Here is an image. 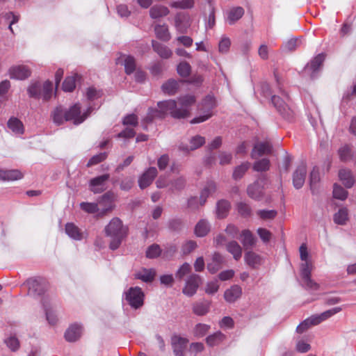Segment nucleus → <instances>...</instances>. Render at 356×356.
Returning <instances> with one entry per match:
<instances>
[{"label":"nucleus","instance_id":"f257e3e1","mask_svg":"<svg viewBox=\"0 0 356 356\" xmlns=\"http://www.w3.org/2000/svg\"><path fill=\"white\" fill-rule=\"evenodd\" d=\"M90 112V108H88L87 112L81 113V106L79 104H75L69 109H65L62 106H57L51 113L53 122L60 125L65 122L70 121L74 124L82 123L88 117V113Z\"/></svg>","mask_w":356,"mask_h":356},{"label":"nucleus","instance_id":"f03ea898","mask_svg":"<svg viewBox=\"0 0 356 356\" xmlns=\"http://www.w3.org/2000/svg\"><path fill=\"white\" fill-rule=\"evenodd\" d=\"M106 235L110 237L109 248L115 250L121 245L122 241L127 237L128 229L123 225L122 220L118 218H113L105 227Z\"/></svg>","mask_w":356,"mask_h":356},{"label":"nucleus","instance_id":"7ed1b4c3","mask_svg":"<svg viewBox=\"0 0 356 356\" xmlns=\"http://www.w3.org/2000/svg\"><path fill=\"white\" fill-rule=\"evenodd\" d=\"M80 207L88 213H97V216L102 217L113 208L112 194L109 192L104 193L98 200V203L81 202Z\"/></svg>","mask_w":356,"mask_h":356},{"label":"nucleus","instance_id":"20e7f679","mask_svg":"<svg viewBox=\"0 0 356 356\" xmlns=\"http://www.w3.org/2000/svg\"><path fill=\"white\" fill-rule=\"evenodd\" d=\"M158 108H149L147 115L143 120L144 124L152 122L155 119H163L168 113L171 115L172 109L175 106V100H166L157 103Z\"/></svg>","mask_w":356,"mask_h":356},{"label":"nucleus","instance_id":"39448f33","mask_svg":"<svg viewBox=\"0 0 356 356\" xmlns=\"http://www.w3.org/2000/svg\"><path fill=\"white\" fill-rule=\"evenodd\" d=\"M179 106L175 101V106L172 109L171 116L174 118H185L189 115V107L195 102V98L193 95H186L179 98Z\"/></svg>","mask_w":356,"mask_h":356},{"label":"nucleus","instance_id":"423d86ee","mask_svg":"<svg viewBox=\"0 0 356 356\" xmlns=\"http://www.w3.org/2000/svg\"><path fill=\"white\" fill-rule=\"evenodd\" d=\"M123 296L130 307L134 309L140 308L144 304L145 294L138 286L130 287Z\"/></svg>","mask_w":356,"mask_h":356},{"label":"nucleus","instance_id":"0eeeda50","mask_svg":"<svg viewBox=\"0 0 356 356\" xmlns=\"http://www.w3.org/2000/svg\"><path fill=\"white\" fill-rule=\"evenodd\" d=\"M216 106V99L211 95L207 96L202 102L200 106V110L202 111L203 115L196 117L191 120V124H197L203 122L210 118L213 113L212 110Z\"/></svg>","mask_w":356,"mask_h":356},{"label":"nucleus","instance_id":"6e6552de","mask_svg":"<svg viewBox=\"0 0 356 356\" xmlns=\"http://www.w3.org/2000/svg\"><path fill=\"white\" fill-rule=\"evenodd\" d=\"M24 284L28 287V294L33 297L42 296L47 288V282L42 277L30 278Z\"/></svg>","mask_w":356,"mask_h":356},{"label":"nucleus","instance_id":"1a4fd4ad","mask_svg":"<svg viewBox=\"0 0 356 356\" xmlns=\"http://www.w3.org/2000/svg\"><path fill=\"white\" fill-rule=\"evenodd\" d=\"M312 265L311 262H303L300 265V276L302 278V286L307 290L316 291L319 285L311 279V273Z\"/></svg>","mask_w":356,"mask_h":356},{"label":"nucleus","instance_id":"9d476101","mask_svg":"<svg viewBox=\"0 0 356 356\" xmlns=\"http://www.w3.org/2000/svg\"><path fill=\"white\" fill-rule=\"evenodd\" d=\"M267 181L266 175L259 176L257 180L253 184H250L247 188L248 196L254 200H259L264 196V186Z\"/></svg>","mask_w":356,"mask_h":356},{"label":"nucleus","instance_id":"9b49d317","mask_svg":"<svg viewBox=\"0 0 356 356\" xmlns=\"http://www.w3.org/2000/svg\"><path fill=\"white\" fill-rule=\"evenodd\" d=\"M202 283L201 277L197 274H191L185 280V284L182 293L188 296H193Z\"/></svg>","mask_w":356,"mask_h":356},{"label":"nucleus","instance_id":"f8f14e48","mask_svg":"<svg viewBox=\"0 0 356 356\" xmlns=\"http://www.w3.org/2000/svg\"><path fill=\"white\" fill-rule=\"evenodd\" d=\"M271 101L277 111L282 115V117L288 120L293 118L295 113L294 111L279 96L273 95Z\"/></svg>","mask_w":356,"mask_h":356},{"label":"nucleus","instance_id":"ddd939ff","mask_svg":"<svg viewBox=\"0 0 356 356\" xmlns=\"http://www.w3.org/2000/svg\"><path fill=\"white\" fill-rule=\"evenodd\" d=\"M110 179L109 174H104L91 179L89 188L94 193H101L107 189V181Z\"/></svg>","mask_w":356,"mask_h":356},{"label":"nucleus","instance_id":"4468645a","mask_svg":"<svg viewBox=\"0 0 356 356\" xmlns=\"http://www.w3.org/2000/svg\"><path fill=\"white\" fill-rule=\"evenodd\" d=\"M325 54H319L305 66V73L309 75L311 79H314L316 76L325 60Z\"/></svg>","mask_w":356,"mask_h":356},{"label":"nucleus","instance_id":"2eb2a0df","mask_svg":"<svg viewBox=\"0 0 356 356\" xmlns=\"http://www.w3.org/2000/svg\"><path fill=\"white\" fill-rule=\"evenodd\" d=\"M188 339L180 336L171 337V346L175 356H184L188 345Z\"/></svg>","mask_w":356,"mask_h":356},{"label":"nucleus","instance_id":"dca6fc26","mask_svg":"<svg viewBox=\"0 0 356 356\" xmlns=\"http://www.w3.org/2000/svg\"><path fill=\"white\" fill-rule=\"evenodd\" d=\"M8 74L11 79L24 80L30 76L31 71L26 66L15 65L9 69Z\"/></svg>","mask_w":356,"mask_h":356},{"label":"nucleus","instance_id":"f3484780","mask_svg":"<svg viewBox=\"0 0 356 356\" xmlns=\"http://www.w3.org/2000/svg\"><path fill=\"white\" fill-rule=\"evenodd\" d=\"M157 175V170L155 167H150L145 170L138 179L139 187L142 189L149 186Z\"/></svg>","mask_w":356,"mask_h":356},{"label":"nucleus","instance_id":"a211bd4d","mask_svg":"<svg viewBox=\"0 0 356 356\" xmlns=\"http://www.w3.org/2000/svg\"><path fill=\"white\" fill-rule=\"evenodd\" d=\"M307 175V168L305 164L299 165L293 174V185L296 189L302 187Z\"/></svg>","mask_w":356,"mask_h":356},{"label":"nucleus","instance_id":"6ab92c4d","mask_svg":"<svg viewBox=\"0 0 356 356\" xmlns=\"http://www.w3.org/2000/svg\"><path fill=\"white\" fill-rule=\"evenodd\" d=\"M82 332V326L79 324L74 323L65 331V338L69 342H74L81 337Z\"/></svg>","mask_w":356,"mask_h":356},{"label":"nucleus","instance_id":"aec40b11","mask_svg":"<svg viewBox=\"0 0 356 356\" xmlns=\"http://www.w3.org/2000/svg\"><path fill=\"white\" fill-rule=\"evenodd\" d=\"M242 293V288L237 284H234L225 290L224 293V298L227 302L233 303L241 297Z\"/></svg>","mask_w":356,"mask_h":356},{"label":"nucleus","instance_id":"412c9836","mask_svg":"<svg viewBox=\"0 0 356 356\" xmlns=\"http://www.w3.org/2000/svg\"><path fill=\"white\" fill-rule=\"evenodd\" d=\"M272 150V147L268 142L258 143L254 145L251 152V157L257 159L264 154H270Z\"/></svg>","mask_w":356,"mask_h":356},{"label":"nucleus","instance_id":"4be33fe9","mask_svg":"<svg viewBox=\"0 0 356 356\" xmlns=\"http://www.w3.org/2000/svg\"><path fill=\"white\" fill-rule=\"evenodd\" d=\"M153 50L163 59L170 58L172 56V51L167 46L156 41H152Z\"/></svg>","mask_w":356,"mask_h":356},{"label":"nucleus","instance_id":"5701e85b","mask_svg":"<svg viewBox=\"0 0 356 356\" xmlns=\"http://www.w3.org/2000/svg\"><path fill=\"white\" fill-rule=\"evenodd\" d=\"M211 302L202 300L195 302L192 305L193 312L197 316H204L210 310Z\"/></svg>","mask_w":356,"mask_h":356},{"label":"nucleus","instance_id":"b1692460","mask_svg":"<svg viewBox=\"0 0 356 356\" xmlns=\"http://www.w3.org/2000/svg\"><path fill=\"white\" fill-rule=\"evenodd\" d=\"M224 257L218 252L213 253L211 261L207 264V270L212 274L216 273L222 268Z\"/></svg>","mask_w":356,"mask_h":356},{"label":"nucleus","instance_id":"393cba45","mask_svg":"<svg viewBox=\"0 0 356 356\" xmlns=\"http://www.w3.org/2000/svg\"><path fill=\"white\" fill-rule=\"evenodd\" d=\"M205 143V138L201 136L197 135L191 138L190 140V145H179V149L184 152H189L192 150H195L202 145H203Z\"/></svg>","mask_w":356,"mask_h":356},{"label":"nucleus","instance_id":"a878e982","mask_svg":"<svg viewBox=\"0 0 356 356\" xmlns=\"http://www.w3.org/2000/svg\"><path fill=\"white\" fill-rule=\"evenodd\" d=\"M65 233L74 240L80 241L83 238V232L72 222H68L65 225Z\"/></svg>","mask_w":356,"mask_h":356},{"label":"nucleus","instance_id":"bb28decb","mask_svg":"<svg viewBox=\"0 0 356 356\" xmlns=\"http://www.w3.org/2000/svg\"><path fill=\"white\" fill-rule=\"evenodd\" d=\"M156 38L163 42H168L171 38V35L166 24H157L154 27Z\"/></svg>","mask_w":356,"mask_h":356},{"label":"nucleus","instance_id":"cd10ccee","mask_svg":"<svg viewBox=\"0 0 356 356\" xmlns=\"http://www.w3.org/2000/svg\"><path fill=\"white\" fill-rule=\"evenodd\" d=\"M339 177L346 188H351L355 184V179L350 170L341 169L339 172Z\"/></svg>","mask_w":356,"mask_h":356},{"label":"nucleus","instance_id":"c85d7f7f","mask_svg":"<svg viewBox=\"0 0 356 356\" xmlns=\"http://www.w3.org/2000/svg\"><path fill=\"white\" fill-rule=\"evenodd\" d=\"M7 126L15 134H23L24 132L23 123L15 117H11L8 120Z\"/></svg>","mask_w":356,"mask_h":356},{"label":"nucleus","instance_id":"c756f323","mask_svg":"<svg viewBox=\"0 0 356 356\" xmlns=\"http://www.w3.org/2000/svg\"><path fill=\"white\" fill-rule=\"evenodd\" d=\"M341 311V307H337L328 309L320 314L313 315L312 316L314 319L316 324L318 325L321 322L325 321L326 319L330 318L331 316L339 313Z\"/></svg>","mask_w":356,"mask_h":356},{"label":"nucleus","instance_id":"7c9ffc66","mask_svg":"<svg viewBox=\"0 0 356 356\" xmlns=\"http://www.w3.org/2000/svg\"><path fill=\"white\" fill-rule=\"evenodd\" d=\"M169 13V9L162 5H154L149 10V15L152 19H159L165 17Z\"/></svg>","mask_w":356,"mask_h":356},{"label":"nucleus","instance_id":"2f4dec72","mask_svg":"<svg viewBox=\"0 0 356 356\" xmlns=\"http://www.w3.org/2000/svg\"><path fill=\"white\" fill-rule=\"evenodd\" d=\"M226 250L232 254L234 259L238 261L242 256V248L236 241H231L226 244Z\"/></svg>","mask_w":356,"mask_h":356},{"label":"nucleus","instance_id":"473e14b6","mask_svg":"<svg viewBox=\"0 0 356 356\" xmlns=\"http://www.w3.org/2000/svg\"><path fill=\"white\" fill-rule=\"evenodd\" d=\"M244 15V10L242 7L237 6L231 8L227 13V21L232 25Z\"/></svg>","mask_w":356,"mask_h":356},{"label":"nucleus","instance_id":"72a5a7b5","mask_svg":"<svg viewBox=\"0 0 356 356\" xmlns=\"http://www.w3.org/2000/svg\"><path fill=\"white\" fill-rule=\"evenodd\" d=\"M241 241L243 247L247 249L254 245L256 239L250 230L244 229L241 234Z\"/></svg>","mask_w":356,"mask_h":356},{"label":"nucleus","instance_id":"f704fd0d","mask_svg":"<svg viewBox=\"0 0 356 356\" xmlns=\"http://www.w3.org/2000/svg\"><path fill=\"white\" fill-rule=\"evenodd\" d=\"M230 203L225 200H219L216 204V215L218 218H225L230 209Z\"/></svg>","mask_w":356,"mask_h":356},{"label":"nucleus","instance_id":"c9c22d12","mask_svg":"<svg viewBox=\"0 0 356 356\" xmlns=\"http://www.w3.org/2000/svg\"><path fill=\"white\" fill-rule=\"evenodd\" d=\"M155 275L156 273L154 269L143 268L135 274V277L144 282H151L154 279Z\"/></svg>","mask_w":356,"mask_h":356},{"label":"nucleus","instance_id":"e433bc0d","mask_svg":"<svg viewBox=\"0 0 356 356\" xmlns=\"http://www.w3.org/2000/svg\"><path fill=\"white\" fill-rule=\"evenodd\" d=\"M216 188L217 187L215 182L212 181L207 182L204 188L202 189L200 197L202 205L205 203L207 198L209 195L216 192Z\"/></svg>","mask_w":356,"mask_h":356},{"label":"nucleus","instance_id":"4c0bfd02","mask_svg":"<svg viewBox=\"0 0 356 356\" xmlns=\"http://www.w3.org/2000/svg\"><path fill=\"white\" fill-rule=\"evenodd\" d=\"M211 226L204 219L200 220L195 227V234L198 237L206 236L210 231Z\"/></svg>","mask_w":356,"mask_h":356},{"label":"nucleus","instance_id":"58836bf2","mask_svg":"<svg viewBox=\"0 0 356 356\" xmlns=\"http://www.w3.org/2000/svg\"><path fill=\"white\" fill-rule=\"evenodd\" d=\"M178 88L179 83L177 81L174 79L168 80V81L164 83L161 86L163 92L168 95H175L177 92Z\"/></svg>","mask_w":356,"mask_h":356},{"label":"nucleus","instance_id":"ea45409f","mask_svg":"<svg viewBox=\"0 0 356 356\" xmlns=\"http://www.w3.org/2000/svg\"><path fill=\"white\" fill-rule=\"evenodd\" d=\"M334 222L337 225H345L348 220V211L347 208L343 207L334 213L333 217Z\"/></svg>","mask_w":356,"mask_h":356},{"label":"nucleus","instance_id":"a19ab883","mask_svg":"<svg viewBox=\"0 0 356 356\" xmlns=\"http://www.w3.org/2000/svg\"><path fill=\"white\" fill-rule=\"evenodd\" d=\"M42 305L46 314V318L50 325H55L57 322V317L51 309L50 305L47 299H43Z\"/></svg>","mask_w":356,"mask_h":356},{"label":"nucleus","instance_id":"79ce46f5","mask_svg":"<svg viewBox=\"0 0 356 356\" xmlns=\"http://www.w3.org/2000/svg\"><path fill=\"white\" fill-rule=\"evenodd\" d=\"M175 26L179 33H186L189 26L188 24L186 22V17L181 15H177L175 17Z\"/></svg>","mask_w":356,"mask_h":356},{"label":"nucleus","instance_id":"37998d69","mask_svg":"<svg viewBox=\"0 0 356 356\" xmlns=\"http://www.w3.org/2000/svg\"><path fill=\"white\" fill-rule=\"evenodd\" d=\"M244 259L245 263L252 268H255L261 263L260 256L252 251L247 252L245 254Z\"/></svg>","mask_w":356,"mask_h":356},{"label":"nucleus","instance_id":"c03bdc74","mask_svg":"<svg viewBox=\"0 0 356 356\" xmlns=\"http://www.w3.org/2000/svg\"><path fill=\"white\" fill-rule=\"evenodd\" d=\"M250 163L245 162L241 163V165L236 166L233 172L232 177L234 179L237 180L242 178V177L245 175L246 171L250 168Z\"/></svg>","mask_w":356,"mask_h":356},{"label":"nucleus","instance_id":"a18cd8bd","mask_svg":"<svg viewBox=\"0 0 356 356\" xmlns=\"http://www.w3.org/2000/svg\"><path fill=\"white\" fill-rule=\"evenodd\" d=\"M186 179L182 177H178L174 179L170 180V190L171 191H181L186 186Z\"/></svg>","mask_w":356,"mask_h":356},{"label":"nucleus","instance_id":"49530a36","mask_svg":"<svg viewBox=\"0 0 356 356\" xmlns=\"http://www.w3.org/2000/svg\"><path fill=\"white\" fill-rule=\"evenodd\" d=\"M225 337L221 332H217L207 337L206 341L209 346H214L220 344L225 339Z\"/></svg>","mask_w":356,"mask_h":356},{"label":"nucleus","instance_id":"de8ad7c7","mask_svg":"<svg viewBox=\"0 0 356 356\" xmlns=\"http://www.w3.org/2000/svg\"><path fill=\"white\" fill-rule=\"evenodd\" d=\"M78 77L77 74L66 77L63 83V90L65 92H72L76 87V81Z\"/></svg>","mask_w":356,"mask_h":356},{"label":"nucleus","instance_id":"09e8293b","mask_svg":"<svg viewBox=\"0 0 356 356\" xmlns=\"http://www.w3.org/2000/svg\"><path fill=\"white\" fill-rule=\"evenodd\" d=\"M252 168L257 172L267 171L270 168V161L268 159L258 160L254 163Z\"/></svg>","mask_w":356,"mask_h":356},{"label":"nucleus","instance_id":"8fccbe9b","mask_svg":"<svg viewBox=\"0 0 356 356\" xmlns=\"http://www.w3.org/2000/svg\"><path fill=\"white\" fill-rule=\"evenodd\" d=\"M333 196L336 199L344 200L348 196V192L340 185L334 184L333 186Z\"/></svg>","mask_w":356,"mask_h":356},{"label":"nucleus","instance_id":"3c124183","mask_svg":"<svg viewBox=\"0 0 356 356\" xmlns=\"http://www.w3.org/2000/svg\"><path fill=\"white\" fill-rule=\"evenodd\" d=\"M161 254V249L157 244L149 245L146 250V257L149 259H155Z\"/></svg>","mask_w":356,"mask_h":356},{"label":"nucleus","instance_id":"603ef678","mask_svg":"<svg viewBox=\"0 0 356 356\" xmlns=\"http://www.w3.org/2000/svg\"><path fill=\"white\" fill-rule=\"evenodd\" d=\"M194 6V0H179L173 1L170 3V6L175 8L188 9Z\"/></svg>","mask_w":356,"mask_h":356},{"label":"nucleus","instance_id":"864d4df0","mask_svg":"<svg viewBox=\"0 0 356 356\" xmlns=\"http://www.w3.org/2000/svg\"><path fill=\"white\" fill-rule=\"evenodd\" d=\"M124 65L125 72L127 74H130L134 72L136 69L135 59L131 56H126L124 59Z\"/></svg>","mask_w":356,"mask_h":356},{"label":"nucleus","instance_id":"5fc2aeb1","mask_svg":"<svg viewBox=\"0 0 356 356\" xmlns=\"http://www.w3.org/2000/svg\"><path fill=\"white\" fill-rule=\"evenodd\" d=\"M238 213L244 217H250L252 214L251 207L245 202H240L236 204Z\"/></svg>","mask_w":356,"mask_h":356},{"label":"nucleus","instance_id":"6e6d98bb","mask_svg":"<svg viewBox=\"0 0 356 356\" xmlns=\"http://www.w3.org/2000/svg\"><path fill=\"white\" fill-rule=\"evenodd\" d=\"M338 153L340 159L344 162L350 161L353 156L351 149L348 145H343L340 147Z\"/></svg>","mask_w":356,"mask_h":356},{"label":"nucleus","instance_id":"4d7b16f0","mask_svg":"<svg viewBox=\"0 0 356 356\" xmlns=\"http://www.w3.org/2000/svg\"><path fill=\"white\" fill-rule=\"evenodd\" d=\"M27 91L29 97L39 98L41 95V86L40 83L35 82L31 84L28 88Z\"/></svg>","mask_w":356,"mask_h":356},{"label":"nucleus","instance_id":"13d9d810","mask_svg":"<svg viewBox=\"0 0 356 356\" xmlns=\"http://www.w3.org/2000/svg\"><path fill=\"white\" fill-rule=\"evenodd\" d=\"M312 325H316L313 316H310L302 322L296 328L298 333H302Z\"/></svg>","mask_w":356,"mask_h":356},{"label":"nucleus","instance_id":"bf43d9fd","mask_svg":"<svg viewBox=\"0 0 356 356\" xmlns=\"http://www.w3.org/2000/svg\"><path fill=\"white\" fill-rule=\"evenodd\" d=\"M52 83L47 81L43 83L42 89H41V95L44 100L47 101L51 97Z\"/></svg>","mask_w":356,"mask_h":356},{"label":"nucleus","instance_id":"052dcab7","mask_svg":"<svg viewBox=\"0 0 356 356\" xmlns=\"http://www.w3.org/2000/svg\"><path fill=\"white\" fill-rule=\"evenodd\" d=\"M5 181H15L23 177L22 173L18 170H6Z\"/></svg>","mask_w":356,"mask_h":356},{"label":"nucleus","instance_id":"680f3d73","mask_svg":"<svg viewBox=\"0 0 356 356\" xmlns=\"http://www.w3.org/2000/svg\"><path fill=\"white\" fill-rule=\"evenodd\" d=\"M177 70L180 76L182 77H187L191 73V66L188 63L185 61L181 62L178 65Z\"/></svg>","mask_w":356,"mask_h":356},{"label":"nucleus","instance_id":"e2e57ef3","mask_svg":"<svg viewBox=\"0 0 356 356\" xmlns=\"http://www.w3.org/2000/svg\"><path fill=\"white\" fill-rule=\"evenodd\" d=\"M231 45V40L227 36H222L218 44V49L220 53L225 54L228 52Z\"/></svg>","mask_w":356,"mask_h":356},{"label":"nucleus","instance_id":"0e129e2a","mask_svg":"<svg viewBox=\"0 0 356 356\" xmlns=\"http://www.w3.org/2000/svg\"><path fill=\"white\" fill-rule=\"evenodd\" d=\"M210 329V326L204 323H198L195 325L194 328V334L196 337H202L204 336L209 330Z\"/></svg>","mask_w":356,"mask_h":356},{"label":"nucleus","instance_id":"69168bd1","mask_svg":"<svg viewBox=\"0 0 356 356\" xmlns=\"http://www.w3.org/2000/svg\"><path fill=\"white\" fill-rule=\"evenodd\" d=\"M275 210H259L257 214L263 220H271L277 216Z\"/></svg>","mask_w":356,"mask_h":356},{"label":"nucleus","instance_id":"338daca9","mask_svg":"<svg viewBox=\"0 0 356 356\" xmlns=\"http://www.w3.org/2000/svg\"><path fill=\"white\" fill-rule=\"evenodd\" d=\"M107 157V154L106 152H102L98 154L93 156L88 162L87 167H90L92 165H96L104 160H105Z\"/></svg>","mask_w":356,"mask_h":356},{"label":"nucleus","instance_id":"774afa93","mask_svg":"<svg viewBox=\"0 0 356 356\" xmlns=\"http://www.w3.org/2000/svg\"><path fill=\"white\" fill-rule=\"evenodd\" d=\"M191 270V266L188 263L183 264L176 273V277L181 280Z\"/></svg>","mask_w":356,"mask_h":356}]
</instances>
